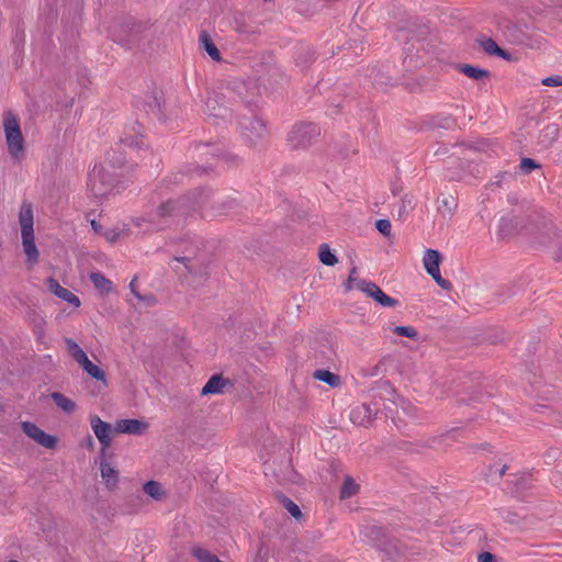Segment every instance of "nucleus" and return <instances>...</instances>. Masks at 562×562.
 Masks as SVG:
<instances>
[{"mask_svg":"<svg viewBox=\"0 0 562 562\" xmlns=\"http://www.w3.org/2000/svg\"><path fill=\"white\" fill-rule=\"evenodd\" d=\"M173 210V203H166L159 206L157 211L149 215L148 218L139 217L131 221L130 224H120L105 229L102 235L109 243H116L132 235H144L165 226V216Z\"/></svg>","mask_w":562,"mask_h":562,"instance_id":"f257e3e1","label":"nucleus"},{"mask_svg":"<svg viewBox=\"0 0 562 562\" xmlns=\"http://www.w3.org/2000/svg\"><path fill=\"white\" fill-rule=\"evenodd\" d=\"M18 223L21 232V243L26 257V265L33 268L40 260V251L35 244L34 207L31 202L24 201L18 212Z\"/></svg>","mask_w":562,"mask_h":562,"instance_id":"f03ea898","label":"nucleus"},{"mask_svg":"<svg viewBox=\"0 0 562 562\" xmlns=\"http://www.w3.org/2000/svg\"><path fill=\"white\" fill-rule=\"evenodd\" d=\"M67 351L74 361L92 379L106 387L109 382L105 371L98 364L93 363L87 352L72 339H65Z\"/></svg>","mask_w":562,"mask_h":562,"instance_id":"7ed1b4c3","label":"nucleus"},{"mask_svg":"<svg viewBox=\"0 0 562 562\" xmlns=\"http://www.w3.org/2000/svg\"><path fill=\"white\" fill-rule=\"evenodd\" d=\"M88 189L97 198L105 196L113 189V175L102 164L95 165L89 173Z\"/></svg>","mask_w":562,"mask_h":562,"instance_id":"20e7f679","label":"nucleus"},{"mask_svg":"<svg viewBox=\"0 0 562 562\" xmlns=\"http://www.w3.org/2000/svg\"><path fill=\"white\" fill-rule=\"evenodd\" d=\"M204 112L216 124H220V122H226L232 116L228 100L225 95L217 93H212L206 98Z\"/></svg>","mask_w":562,"mask_h":562,"instance_id":"39448f33","label":"nucleus"},{"mask_svg":"<svg viewBox=\"0 0 562 562\" xmlns=\"http://www.w3.org/2000/svg\"><path fill=\"white\" fill-rule=\"evenodd\" d=\"M21 428L23 432L37 445L43 448L54 450L58 445V438L47 434L32 422H22Z\"/></svg>","mask_w":562,"mask_h":562,"instance_id":"423d86ee","label":"nucleus"},{"mask_svg":"<svg viewBox=\"0 0 562 562\" xmlns=\"http://www.w3.org/2000/svg\"><path fill=\"white\" fill-rule=\"evenodd\" d=\"M89 420L91 429L101 445V451L104 453L112 445L114 432H116L115 428L113 429L109 423L103 422L98 415L90 416Z\"/></svg>","mask_w":562,"mask_h":562,"instance_id":"0eeeda50","label":"nucleus"},{"mask_svg":"<svg viewBox=\"0 0 562 562\" xmlns=\"http://www.w3.org/2000/svg\"><path fill=\"white\" fill-rule=\"evenodd\" d=\"M322 136L321 127L311 122H299L292 126L290 132L291 140H304Z\"/></svg>","mask_w":562,"mask_h":562,"instance_id":"6e6552de","label":"nucleus"},{"mask_svg":"<svg viewBox=\"0 0 562 562\" xmlns=\"http://www.w3.org/2000/svg\"><path fill=\"white\" fill-rule=\"evenodd\" d=\"M48 291L57 296L58 299L67 302L71 306L78 308L81 305L80 299L74 294L70 290L61 286L57 280L49 278L46 281Z\"/></svg>","mask_w":562,"mask_h":562,"instance_id":"1a4fd4ad","label":"nucleus"},{"mask_svg":"<svg viewBox=\"0 0 562 562\" xmlns=\"http://www.w3.org/2000/svg\"><path fill=\"white\" fill-rule=\"evenodd\" d=\"M143 110L149 114H153L159 119L166 116V105L164 102V95L160 92H154L147 97V100L142 104Z\"/></svg>","mask_w":562,"mask_h":562,"instance_id":"9d476101","label":"nucleus"},{"mask_svg":"<svg viewBox=\"0 0 562 562\" xmlns=\"http://www.w3.org/2000/svg\"><path fill=\"white\" fill-rule=\"evenodd\" d=\"M3 130L5 140H22L19 119L11 111L5 112L3 115Z\"/></svg>","mask_w":562,"mask_h":562,"instance_id":"9b49d317","label":"nucleus"},{"mask_svg":"<svg viewBox=\"0 0 562 562\" xmlns=\"http://www.w3.org/2000/svg\"><path fill=\"white\" fill-rule=\"evenodd\" d=\"M147 428V423L138 419H120L115 423V431L121 434L140 435Z\"/></svg>","mask_w":562,"mask_h":562,"instance_id":"f8f14e48","label":"nucleus"},{"mask_svg":"<svg viewBox=\"0 0 562 562\" xmlns=\"http://www.w3.org/2000/svg\"><path fill=\"white\" fill-rule=\"evenodd\" d=\"M369 297L373 299L383 307H395L398 301L385 294L375 283L371 282L369 288L363 292Z\"/></svg>","mask_w":562,"mask_h":562,"instance_id":"ddd939ff","label":"nucleus"},{"mask_svg":"<svg viewBox=\"0 0 562 562\" xmlns=\"http://www.w3.org/2000/svg\"><path fill=\"white\" fill-rule=\"evenodd\" d=\"M458 206L454 196L442 195L437 199V213L443 220H451Z\"/></svg>","mask_w":562,"mask_h":562,"instance_id":"4468645a","label":"nucleus"},{"mask_svg":"<svg viewBox=\"0 0 562 562\" xmlns=\"http://www.w3.org/2000/svg\"><path fill=\"white\" fill-rule=\"evenodd\" d=\"M228 384V380H225L222 375L215 374L209 379L201 393L202 395L221 394Z\"/></svg>","mask_w":562,"mask_h":562,"instance_id":"2eb2a0df","label":"nucleus"},{"mask_svg":"<svg viewBox=\"0 0 562 562\" xmlns=\"http://www.w3.org/2000/svg\"><path fill=\"white\" fill-rule=\"evenodd\" d=\"M441 256L439 251L435 249H427L423 257V265L428 274H435L440 271Z\"/></svg>","mask_w":562,"mask_h":562,"instance_id":"dca6fc26","label":"nucleus"},{"mask_svg":"<svg viewBox=\"0 0 562 562\" xmlns=\"http://www.w3.org/2000/svg\"><path fill=\"white\" fill-rule=\"evenodd\" d=\"M415 206L416 198L412 194H404L396 206L395 214L398 220H405L414 211Z\"/></svg>","mask_w":562,"mask_h":562,"instance_id":"f3484780","label":"nucleus"},{"mask_svg":"<svg viewBox=\"0 0 562 562\" xmlns=\"http://www.w3.org/2000/svg\"><path fill=\"white\" fill-rule=\"evenodd\" d=\"M90 280L93 283L94 288L102 294L106 295L113 291V283L109 280L104 274L100 272H92L90 274Z\"/></svg>","mask_w":562,"mask_h":562,"instance_id":"a211bd4d","label":"nucleus"},{"mask_svg":"<svg viewBox=\"0 0 562 562\" xmlns=\"http://www.w3.org/2000/svg\"><path fill=\"white\" fill-rule=\"evenodd\" d=\"M101 477L109 487L116 485L119 480V473L116 469L109 462L102 460L100 462Z\"/></svg>","mask_w":562,"mask_h":562,"instance_id":"6ab92c4d","label":"nucleus"},{"mask_svg":"<svg viewBox=\"0 0 562 562\" xmlns=\"http://www.w3.org/2000/svg\"><path fill=\"white\" fill-rule=\"evenodd\" d=\"M480 46L482 49L490 54V55H496L499 56L506 60L510 59V55L506 53L503 48H501L497 43L492 38H484L480 41Z\"/></svg>","mask_w":562,"mask_h":562,"instance_id":"aec40b11","label":"nucleus"},{"mask_svg":"<svg viewBox=\"0 0 562 562\" xmlns=\"http://www.w3.org/2000/svg\"><path fill=\"white\" fill-rule=\"evenodd\" d=\"M370 283V281L359 279L357 277V268L353 267L350 271L345 288L347 291L359 290L361 292H364L369 288Z\"/></svg>","mask_w":562,"mask_h":562,"instance_id":"412c9836","label":"nucleus"},{"mask_svg":"<svg viewBox=\"0 0 562 562\" xmlns=\"http://www.w3.org/2000/svg\"><path fill=\"white\" fill-rule=\"evenodd\" d=\"M144 492L155 501H162L166 496V491L159 482L148 481L144 484Z\"/></svg>","mask_w":562,"mask_h":562,"instance_id":"4be33fe9","label":"nucleus"},{"mask_svg":"<svg viewBox=\"0 0 562 562\" xmlns=\"http://www.w3.org/2000/svg\"><path fill=\"white\" fill-rule=\"evenodd\" d=\"M200 42H201V45L203 46V48L205 49V52L209 54V56L213 60H215V61L221 60V53L207 33L203 32L200 35Z\"/></svg>","mask_w":562,"mask_h":562,"instance_id":"5701e85b","label":"nucleus"},{"mask_svg":"<svg viewBox=\"0 0 562 562\" xmlns=\"http://www.w3.org/2000/svg\"><path fill=\"white\" fill-rule=\"evenodd\" d=\"M313 376L318 380V381H322L326 384H328L329 386L331 387H337L340 385L341 383V380L339 378V375L328 371V370H316L314 373H313Z\"/></svg>","mask_w":562,"mask_h":562,"instance_id":"b1692460","label":"nucleus"},{"mask_svg":"<svg viewBox=\"0 0 562 562\" xmlns=\"http://www.w3.org/2000/svg\"><path fill=\"white\" fill-rule=\"evenodd\" d=\"M458 69L460 72H462L463 75L473 80H481L490 76V72L487 70L468 64L460 65Z\"/></svg>","mask_w":562,"mask_h":562,"instance_id":"393cba45","label":"nucleus"},{"mask_svg":"<svg viewBox=\"0 0 562 562\" xmlns=\"http://www.w3.org/2000/svg\"><path fill=\"white\" fill-rule=\"evenodd\" d=\"M52 398H53L54 403L61 411H64L66 413H72L77 408L76 403L71 398L67 397L66 395H64L61 393H58V392L53 393Z\"/></svg>","mask_w":562,"mask_h":562,"instance_id":"a878e982","label":"nucleus"},{"mask_svg":"<svg viewBox=\"0 0 562 562\" xmlns=\"http://www.w3.org/2000/svg\"><path fill=\"white\" fill-rule=\"evenodd\" d=\"M175 261L178 263H182L184 269L191 274H200L203 272V265L194 258L181 257L175 258Z\"/></svg>","mask_w":562,"mask_h":562,"instance_id":"bb28decb","label":"nucleus"},{"mask_svg":"<svg viewBox=\"0 0 562 562\" xmlns=\"http://www.w3.org/2000/svg\"><path fill=\"white\" fill-rule=\"evenodd\" d=\"M360 485L355 482V480L350 476H346L341 491L340 498L347 499L355 496L359 492Z\"/></svg>","mask_w":562,"mask_h":562,"instance_id":"cd10ccee","label":"nucleus"},{"mask_svg":"<svg viewBox=\"0 0 562 562\" xmlns=\"http://www.w3.org/2000/svg\"><path fill=\"white\" fill-rule=\"evenodd\" d=\"M318 257L321 262L328 267H333L338 262L337 257L331 252L329 246L326 244H322L319 246Z\"/></svg>","mask_w":562,"mask_h":562,"instance_id":"c85d7f7f","label":"nucleus"},{"mask_svg":"<svg viewBox=\"0 0 562 562\" xmlns=\"http://www.w3.org/2000/svg\"><path fill=\"white\" fill-rule=\"evenodd\" d=\"M25 150L24 143H8V151L15 160L22 159L25 155Z\"/></svg>","mask_w":562,"mask_h":562,"instance_id":"c756f323","label":"nucleus"},{"mask_svg":"<svg viewBox=\"0 0 562 562\" xmlns=\"http://www.w3.org/2000/svg\"><path fill=\"white\" fill-rule=\"evenodd\" d=\"M393 333L398 336L408 337L412 339H416L418 336L417 330L412 326H395L393 328Z\"/></svg>","mask_w":562,"mask_h":562,"instance_id":"7c9ffc66","label":"nucleus"},{"mask_svg":"<svg viewBox=\"0 0 562 562\" xmlns=\"http://www.w3.org/2000/svg\"><path fill=\"white\" fill-rule=\"evenodd\" d=\"M210 196V192L204 189H198L193 191L190 195L193 205H201L204 203Z\"/></svg>","mask_w":562,"mask_h":562,"instance_id":"2f4dec72","label":"nucleus"},{"mask_svg":"<svg viewBox=\"0 0 562 562\" xmlns=\"http://www.w3.org/2000/svg\"><path fill=\"white\" fill-rule=\"evenodd\" d=\"M362 414L364 415V417H368V419H369L370 415H371V409L366 405L355 408L351 412V420L353 423L362 424L364 420L359 418L360 415H362Z\"/></svg>","mask_w":562,"mask_h":562,"instance_id":"473e14b6","label":"nucleus"},{"mask_svg":"<svg viewBox=\"0 0 562 562\" xmlns=\"http://www.w3.org/2000/svg\"><path fill=\"white\" fill-rule=\"evenodd\" d=\"M376 229L384 236H389L391 234V222L389 220H379L375 223Z\"/></svg>","mask_w":562,"mask_h":562,"instance_id":"72a5a7b5","label":"nucleus"},{"mask_svg":"<svg viewBox=\"0 0 562 562\" xmlns=\"http://www.w3.org/2000/svg\"><path fill=\"white\" fill-rule=\"evenodd\" d=\"M283 505L294 518L299 519L301 517V510L299 506L291 499L285 498L283 501Z\"/></svg>","mask_w":562,"mask_h":562,"instance_id":"f704fd0d","label":"nucleus"},{"mask_svg":"<svg viewBox=\"0 0 562 562\" xmlns=\"http://www.w3.org/2000/svg\"><path fill=\"white\" fill-rule=\"evenodd\" d=\"M542 85L547 87H559L562 86V76L555 75L542 79Z\"/></svg>","mask_w":562,"mask_h":562,"instance_id":"c9c22d12","label":"nucleus"},{"mask_svg":"<svg viewBox=\"0 0 562 562\" xmlns=\"http://www.w3.org/2000/svg\"><path fill=\"white\" fill-rule=\"evenodd\" d=\"M537 167V164L530 158H524L520 162L521 170L527 173L531 172Z\"/></svg>","mask_w":562,"mask_h":562,"instance_id":"e433bc0d","label":"nucleus"},{"mask_svg":"<svg viewBox=\"0 0 562 562\" xmlns=\"http://www.w3.org/2000/svg\"><path fill=\"white\" fill-rule=\"evenodd\" d=\"M251 128L254 132H256V134L254 135L255 137H265V134L262 133L263 124L259 120H255L251 122Z\"/></svg>","mask_w":562,"mask_h":562,"instance_id":"4c0bfd02","label":"nucleus"},{"mask_svg":"<svg viewBox=\"0 0 562 562\" xmlns=\"http://www.w3.org/2000/svg\"><path fill=\"white\" fill-rule=\"evenodd\" d=\"M432 279L435 280V282L442 289H449L450 288V282L447 281L446 279H443L440 274V271H438L437 273L435 274H431Z\"/></svg>","mask_w":562,"mask_h":562,"instance_id":"58836bf2","label":"nucleus"},{"mask_svg":"<svg viewBox=\"0 0 562 562\" xmlns=\"http://www.w3.org/2000/svg\"><path fill=\"white\" fill-rule=\"evenodd\" d=\"M128 286H130V290H131L133 296L135 297V300H142L143 299V295L137 290V279L136 278H134L130 282Z\"/></svg>","mask_w":562,"mask_h":562,"instance_id":"ea45409f","label":"nucleus"},{"mask_svg":"<svg viewBox=\"0 0 562 562\" xmlns=\"http://www.w3.org/2000/svg\"><path fill=\"white\" fill-rule=\"evenodd\" d=\"M479 562H495L494 554L490 552H483L477 558Z\"/></svg>","mask_w":562,"mask_h":562,"instance_id":"a19ab883","label":"nucleus"},{"mask_svg":"<svg viewBox=\"0 0 562 562\" xmlns=\"http://www.w3.org/2000/svg\"><path fill=\"white\" fill-rule=\"evenodd\" d=\"M137 301L145 306H151L155 304V299L151 295H143V299Z\"/></svg>","mask_w":562,"mask_h":562,"instance_id":"79ce46f5","label":"nucleus"},{"mask_svg":"<svg viewBox=\"0 0 562 562\" xmlns=\"http://www.w3.org/2000/svg\"><path fill=\"white\" fill-rule=\"evenodd\" d=\"M85 446L89 449V450H93L94 449V440L91 436H88L85 440Z\"/></svg>","mask_w":562,"mask_h":562,"instance_id":"37998d69","label":"nucleus"},{"mask_svg":"<svg viewBox=\"0 0 562 562\" xmlns=\"http://www.w3.org/2000/svg\"><path fill=\"white\" fill-rule=\"evenodd\" d=\"M91 227L93 228L94 232L100 233L101 235L104 232V231H102L101 225L99 223H97V221H94V220L91 221Z\"/></svg>","mask_w":562,"mask_h":562,"instance_id":"c03bdc74","label":"nucleus"},{"mask_svg":"<svg viewBox=\"0 0 562 562\" xmlns=\"http://www.w3.org/2000/svg\"><path fill=\"white\" fill-rule=\"evenodd\" d=\"M442 120H443L442 126H445V127H448L452 123V121L449 117H443Z\"/></svg>","mask_w":562,"mask_h":562,"instance_id":"a18cd8bd","label":"nucleus"},{"mask_svg":"<svg viewBox=\"0 0 562 562\" xmlns=\"http://www.w3.org/2000/svg\"><path fill=\"white\" fill-rule=\"evenodd\" d=\"M138 135H139L140 137H144V136H145L142 132H138Z\"/></svg>","mask_w":562,"mask_h":562,"instance_id":"49530a36","label":"nucleus"}]
</instances>
